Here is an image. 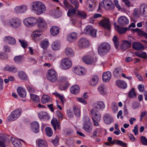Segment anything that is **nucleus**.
I'll return each mask as SVG.
<instances>
[{"label": "nucleus", "instance_id": "f257e3e1", "mask_svg": "<svg viewBox=\"0 0 147 147\" xmlns=\"http://www.w3.org/2000/svg\"><path fill=\"white\" fill-rule=\"evenodd\" d=\"M111 49L110 45L107 42H104L101 43L98 48V52L101 56L105 55L110 51Z\"/></svg>", "mask_w": 147, "mask_h": 147}, {"label": "nucleus", "instance_id": "37998d69", "mask_svg": "<svg viewBox=\"0 0 147 147\" xmlns=\"http://www.w3.org/2000/svg\"><path fill=\"white\" fill-rule=\"evenodd\" d=\"M73 110L76 116L77 117H80L81 114L80 110L75 106L74 107Z\"/></svg>", "mask_w": 147, "mask_h": 147}, {"label": "nucleus", "instance_id": "7c9ffc66", "mask_svg": "<svg viewBox=\"0 0 147 147\" xmlns=\"http://www.w3.org/2000/svg\"><path fill=\"white\" fill-rule=\"evenodd\" d=\"M11 140L15 147H21V142L19 140L11 137Z\"/></svg>", "mask_w": 147, "mask_h": 147}, {"label": "nucleus", "instance_id": "473e14b6", "mask_svg": "<svg viewBox=\"0 0 147 147\" xmlns=\"http://www.w3.org/2000/svg\"><path fill=\"white\" fill-rule=\"evenodd\" d=\"M7 138L4 134H0V146L5 147L6 145L4 144L5 141L6 140Z\"/></svg>", "mask_w": 147, "mask_h": 147}, {"label": "nucleus", "instance_id": "49530a36", "mask_svg": "<svg viewBox=\"0 0 147 147\" xmlns=\"http://www.w3.org/2000/svg\"><path fill=\"white\" fill-rule=\"evenodd\" d=\"M121 72V68L117 67L115 69L113 72V75L115 77H118L120 75Z\"/></svg>", "mask_w": 147, "mask_h": 147}, {"label": "nucleus", "instance_id": "4be33fe9", "mask_svg": "<svg viewBox=\"0 0 147 147\" xmlns=\"http://www.w3.org/2000/svg\"><path fill=\"white\" fill-rule=\"evenodd\" d=\"M132 47L133 49L137 51H139L141 50L144 49V46L140 43L138 42H133L132 44Z\"/></svg>", "mask_w": 147, "mask_h": 147}, {"label": "nucleus", "instance_id": "6e6d98bb", "mask_svg": "<svg viewBox=\"0 0 147 147\" xmlns=\"http://www.w3.org/2000/svg\"><path fill=\"white\" fill-rule=\"evenodd\" d=\"M77 11V15L80 16V17L83 19H85L87 15L84 12L78 10Z\"/></svg>", "mask_w": 147, "mask_h": 147}, {"label": "nucleus", "instance_id": "5fc2aeb1", "mask_svg": "<svg viewBox=\"0 0 147 147\" xmlns=\"http://www.w3.org/2000/svg\"><path fill=\"white\" fill-rule=\"evenodd\" d=\"M19 41L20 42L22 47L25 48L27 47L28 43L27 41L24 40L20 39H19Z\"/></svg>", "mask_w": 147, "mask_h": 147}, {"label": "nucleus", "instance_id": "b1692460", "mask_svg": "<svg viewBox=\"0 0 147 147\" xmlns=\"http://www.w3.org/2000/svg\"><path fill=\"white\" fill-rule=\"evenodd\" d=\"M98 77L96 75L93 76L89 82V84L94 86L96 85L98 81Z\"/></svg>", "mask_w": 147, "mask_h": 147}, {"label": "nucleus", "instance_id": "0eeeda50", "mask_svg": "<svg viewBox=\"0 0 147 147\" xmlns=\"http://www.w3.org/2000/svg\"><path fill=\"white\" fill-rule=\"evenodd\" d=\"M21 115L20 110H16L12 112L10 115L8 117V119L10 121H13L16 119Z\"/></svg>", "mask_w": 147, "mask_h": 147}, {"label": "nucleus", "instance_id": "f3484780", "mask_svg": "<svg viewBox=\"0 0 147 147\" xmlns=\"http://www.w3.org/2000/svg\"><path fill=\"white\" fill-rule=\"evenodd\" d=\"M93 108L98 110L103 109L105 107V105L103 102H96L93 105Z\"/></svg>", "mask_w": 147, "mask_h": 147}, {"label": "nucleus", "instance_id": "13d9d810", "mask_svg": "<svg viewBox=\"0 0 147 147\" xmlns=\"http://www.w3.org/2000/svg\"><path fill=\"white\" fill-rule=\"evenodd\" d=\"M88 93L86 92L84 93L82 98H77L78 100L79 101H85L84 99H86L88 98V96L87 95Z\"/></svg>", "mask_w": 147, "mask_h": 147}, {"label": "nucleus", "instance_id": "4c0bfd02", "mask_svg": "<svg viewBox=\"0 0 147 147\" xmlns=\"http://www.w3.org/2000/svg\"><path fill=\"white\" fill-rule=\"evenodd\" d=\"M49 45V42L48 40L46 39L42 41L40 43V46L44 50L46 49Z\"/></svg>", "mask_w": 147, "mask_h": 147}, {"label": "nucleus", "instance_id": "393cba45", "mask_svg": "<svg viewBox=\"0 0 147 147\" xmlns=\"http://www.w3.org/2000/svg\"><path fill=\"white\" fill-rule=\"evenodd\" d=\"M59 28L57 26H53L50 29L51 34L53 36H55L59 32Z\"/></svg>", "mask_w": 147, "mask_h": 147}, {"label": "nucleus", "instance_id": "bf43d9fd", "mask_svg": "<svg viewBox=\"0 0 147 147\" xmlns=\"http://www.w3.org/2000/svg\"><path fill=\"white\" fill-rule=\"evenodd\" d=\"M113 40L114 42L115 46L116 48H117L119 45V42L118 41V38L116 36H114L113 38Z\"/></svg>", "mask_w": 147, "mask_h": 147}, {"label": "nucleus", "instance_id": "c756f323", "mask_svg": "<svg viewBox=\"0 0 147 147\" xmlns=\"http://www.w3.org/2000/svg\"><path fill=\"white\" fill-rule=\"evenodd\" d=\"M4 69L13 73H16L17 71V68L13 65H7L5 67Z\"/></svg>", "mask_w": 147, "mask_h": 147}, {"label": "nucleus", "instance_id": "5701e85b", "mask_svg": "<svg viewBox=\"0 0 147 147\" xmlns=\"http://www.w3.org/2000/svg\"><path fill=\"white\" fill-rule=\"evenodd\" d=\"M105 123L107 124H109L113 122V119L109 114H105L104 117Z\"/></svg>", "mask_w": 147, "mask_h": 147}, {"label": "nucleus", "instance_id": "58836bf2", "mask_svg": "<svg viewBox=\"0 0 147 147\" xmlns=\"http://www.w3.org/2000/svg\"><path fill=\"white\" fill-rule=\"evenodd\" d=\"M135 54L136 56L143 59H146L147 58L146 53L144 51L136 52V53Z\"/></svg>", "mask_w": 147, "mask_h": 147}, {"label": "nucleus", "instance_id": "6ab92c4d", "mask_svg": "<svg viewBox=\"0 0 147 147\" xmlns=\"http://www.w3.org/2000/svg\"><path fill=\"white\" fill-rule=\"evenodd\" d=\"M51 122L54 127L55 130L56 131V130L57 127V128L58 129H60V123L58 121L56 118H53Z\"/></svg>", "mask_w": 147, "mask_h": 147}, {"label": "nucleus", "instance_id": "69168bd1", "mask_svg": "<svg viewBox=\"0 0 147 147\" xmlns=\"http://www.w3.org/2000/svg\"><path fill=\"white\" fill-rule=\"evenodd\" d=\"M116 143L117 145H119L121 146L127 147V144L121 141L117 140Z\"/></svg>", "mask_w": 147, "mask_h": 147}, {"label": "nucleus", "instance_id": "ddd939ff", "mask_svg": "<svg viewBox=\"0 0 147 147\" xmlns=\"http://www.w3.org/2000/svg\"><path fill=\"white\" fill-rule=\"evenodd\" d=\"M140 11L141 15L144 17H147V5L144 3L140 5Z\"/></svg>", "mask_w": 147, "mask_h": 147}, {"label": "nucleus", "instance_id": "cd10ccee", "mask_svg": "<svg viewBox=\"0 0 147 147\" xmlns=\"http://www.w3.org/2000/svg\"><path fill=\"white\" fill-rule=\"evenodd\" d=\"M71 93L73 94H77L79 92L80 89L78 85L73 86L71 87L70 89Z\"/></svg>", "mask_w": 147, "mask_h": 147}, {"label": "nucleus", "instance_id": "e2e57ef3", "mask_svg": "<svg viewBox=\"0 0 147 147\" xmlns=\"http://www.w3.org/2000/svg\"><path fill=\"white\" fill-rule=\"evenodd\" d=\"M52 142L53 144L55 146H57L58 145L59 142V138L56 136L54 139L52 140Z\"/></svg>", "mask_w": 147, "mask_h": 147}, {"label": "nucleus", "instance_id": "423d86ee", "mask_svg": "<svg viewBox=\"0 0 147 147\" xmlns=\"http://www.w3.org/2000/svg\"><path fill=\"white\" fill-rule=\"evenodd\" d=\"M21 22L20 20L17 18L12 19L9 22V25L13 28H17L21 25Z\"/></svg>", "mask_w": 147, "mask_h": 147}, {"label": "nucleus", "instance_id": "338daca9", "mask_svg": "<svg viewBox=\"0 0 147 147\" xmlns=\"http://www.w3.org/2000/svg\"><path fill=\"white\" fill-rule=\"evenodd\" d=\"M31 37L32 39L35 41L37 40V30H35L31 34Z\"/></svg>", "mask_w": 147, "mask_h": 147}, {"label": "nucleus", "instance_id": "4d7b16f0", "mask_svg": "<svg viewBox=\"0 0 147 147\" xmlns=\"http://www.w3.org/2000/svg\"><path fill=\"white\" fill-rule=\"evenodd\" d=\"M63 4L65 8L67 9H69V8L73 7V6L71 5L67 0H64Z\"/></svg>", "mask_w": 147, "mask_h": 147}, {"label": "nucleus", "instance_id": "680f3d73", "mask_svg": "<svg viewBox=\"0 0 147 147\" xmlns=\"http://www.w3.org/2000/svg\"><path fill=\"white\" fill-rule=\"evenodd\" d=\"M53 94L56 97L59 98L61 100V101H63L65 99L63 96L58 94L57 92H55L53 93Z\"/></svg>", "mask_w": 147, "mask_h": 147}, {"label": "nucleus", "instance_id": "8fccbe9b", "mask_svg": "<svg viewBox=\"0 0 147 147\" xmlns=\"http://www.w3.org/2000/svg\"><path fill=\"white\" fill-rule=\"evenodd\" d=\"M45 130L46 134L49 136L51 137L52 136L53 134L52 130L51 128L49 127H46Z\"/></svg>", "mask_w": 147, "mask_h": 147}, {"label": "nucleus", "instance_id": "4468645a", "mask_svg": "<svg viewBox=\"0 0 147 147\" xmlns=\"http://www.w3.org/2000/svg\"><path fill=\"white\" fill-rule=\"evenodd\" d=\"M84 63L87 64H92L94 61V58L90 56H86L83 57Z\"/></svg>", "mask_w": 147, "mask_h": 147}, {"label": "nucleus", "instance_id": "39448f33", "mask_svg": "<svg viewBox=\"0 0 147 147\" xmlns=\"http://www.w3.org/2000/svg\"><path fill=\"white\" fill-rule=\"evenodd\" d=\"M101 5L107 10H112L115 7L113 2L110 0H104L101 2Z\"/></svg>", "mask_w": 147, "mask_h": 147}, {"label": "nucleus", "instance_id": "412c9836", "mask_svg": "<svg viewBox=\"0 0 147 147\" xmlns=\"http://www.w3.org/2000/svg\"><path fill=\"white\" fill-rule=\"evenodd\" d=\"M17 92L19 95L23 98L25 97L26 95V92L25 89L21 87H18L17 88Z\"/></svg>", "mask_w": 147, "mask_h": 147}, {"label": "nucleus", "instance_id": "774afa93", "mask_svg": "<svg viewBox=\"0 0 147 147\" xmlns=\"http://www.w3.org/2000/svg\"><path fill=\"white\" fill-rule=\"evenodd\" d=\"M141 142L143 144L147 145V139L146 137L144 136H142L140 138Z\"/></svg>", "mask_w": 147, "mask_h": 147}, {"label": "nucleus", "instance_id": "a19ab883", "mask_svg": "<svg viewBox=\"0 0 147 147\" xmlns=\"http://www.w3.org/2000/svg\"><path fill=\"white\" fill-rule=\"evenodd\" d=\"M51 47L53 50H58L60 48V44L57 41L54 42L52 45Z\"/></svg>", "mask_w": 147, "mask_h": 147}, {"label": "nucleus", "instance_id": "f8f14e48", "mask_svg": "<svg viewBox=\"0 0 147 147\" xmlns=\"http://www.w3.org/2000/svg\"><path fill=\"white\" fill-rule=\"evenodd\" d=\"M27 9V7L25 5H22L16 7L14 8V11L17 13H22L26 12Z\"/></svg>", "mask_w": 147, "mask_h": 147}, {"label": "nucleus", "instance_id": "9d476101", "mask_svg": "<svg viewBox=\"0 0 147 147\" xmlns=\"http://www.w3.org/2000/svg\"><path fill=\"white\" fill-rule=\"evenodd\" d=\"M46 11L45 5L42 2L37 1V14H41Z\"/></svg>", "mask_w": 147, "mask_h": 147}, {"label": "nucleus", "instance_id": "a211bd4d", "mask_svg": "<svg viewBox=\"0 0 147 147\" xmlns=\"http://www.w3.org/2000/svg\"><path fill=\"white\" fill-rule=\"evenodd\" d=\"M116 85L118 87L122 89H125L127 87L126 83L123 81L118 80L116 82Z\"/></svg>", "mask_w": 147, "mask_h": 147}, {"label": "nucleus", "instance_id": "2f4dec72", "mask_svg": "<svg viewBox=\"0 0 147 147\" xmlns=\"http://www.w3.org/2000/svg\"><path fill=\"white\" fill-rule=\"evenodd\" d=\"M74 69V72L78 75H82L84 74L85 71L83 70V69L79 67H75Z\"/></svg>", "mask_w": 147, "mask_h": 147}, {"label": "nucleus", "instance_id": "a18cd8bd", "mask_svg": "<svg viewBox=\"0 0 147 147\" xmlns=\"http://www.w3.org/2000/svg\"><path fill=\"white\" fill-rule=\"evenodd\" d=\"M98 89L100 94H104L106 93V88L103 85H101L99 86Z\"/></svg>", "mask_w": 147, "mask_h": 147}, {"label": "nucleus", "instance_id": "20e7f679", "mask_svg": "<svg viewBox=\"0 0 147 147\" xmlns=\"http://www.w3.org/2000/svg\"><path fill=\"white\" fill-rule=\"evenodd\" d=\"M24 24L26 26L31 27L34 26L37 24V19L34 17H28L24 20Z\"/></svg>", "mask_w": 147, "mask_h": 147}, {"label": "nucleus", "instance_id": "72a5a7b5", "mask_svg": "<svg viewBox=\"0 0 147 147\" xmlns=\"http://www.w3.org/2000/svg\"><path fill=\"white\" fill-rule=\"evenodd\" d=\"M131 42L125 40L123 41V44L121 46V49L123 50H126L128 48L130 47L131 45Z\"/></svg>", "mask_w": 147, "mask_h": 147}, {"label": "nucleus", "instance_id": "aec40b11", "mask_svg": "<svg viewBox=\"0 0 147 147\" xmlns=\"http://www.w3.org/2000/svg\"><path fill=\"white\" fill-rule=\"evenodd\" d=\"M77 39V34L76 33L73 32L69 34L67 37V40L70 42H73Z\"/></svg>", "mask_w": 147, "mask_h": 147}, {"label": "nucleus", "instance_id": "de8ad7c7", "mask_svg": "<svg viewBox=\"0 0 147 147\" xmlns=\"http://www.w3.org/2000/svg\"><path fill=\"white\" fill-rule=\"evenodd\" d=\"M128 96L129 97L132 98L136 97V95L134 92V88L128 93Z\"/></svg>", "mask_w": 147, "mask_h": 147}, {"label": "nucleus", "instance_id": "a878e982", "mask_svg": "<svg viewBox=\"0 0 147 147\" xmlns=\"http://www.w3.org/2000/svg\"><path fill=\"white\" fill-rule=\"evenodd\" d=\"M38 116L40 119H45L48 120L50 118L49 115L46 112L41 111L38 114Z\"/></svg>", "mask_w": 147, "mask_h": 147}, {"label": "nucleus", "instance_id": "3c124183", "mask_svg": "<svg viewBox=\"0 0 147 147\" xmlns=\"http://www.w3.org/2000/svg\"><path fill=\"white\" fill-rule=\"evenodd\" d=\"M93 28L90 25L87 26L85 28L84 32L86 34H89L90 33L92 30Z\"/></svg>", "mask_w": 147, "mask_h": 147}, {"label": "nucleus", "instance_id": "79ce46f5", "mask_svg": "<svg viewBox=\"0 0 147 147\" xmlns=\"http://www.w3.org/2000/svg\"><path fill=\"white\" fill-rule=\"evenodd\" d=\"M66 54L67 55L71 57L74 55V51L72 49L69 47L67 48L65 51Z\"/></svg>", "mask_w": 147, "mask_h": 147}, {"label": "nucleus", "instance_id": "f704fd0d", "mask_svg": "<svg viewBox=\"0 0 147 147\" xmlns=\"http://www.w3.org/2000/svg\"><path fill=\"white\" fill-rule=\"evenodd\" d=\"M24 59L23 55H18L15 56L14 58V60L17 63H21Z\"/></svg>", "mask_w": 147, "mask_h": 147}, {"label": "nucleus", "instance_id": "c03bdc74", "mask_svg": "<svg viewBox=\"0 0 147 147\" xmlns=\"http://www.w3.org/2000/svg\"><path fill=\"white\" fill-rule=\"evenodd\" d=\"M83 128L87 132H89L92 129L90 124H84Z\"/></svg>", "mask_w": 147, "mask_h": 147}, {"label": "nucleus", "instance_id": "052dcab7", "mask_svg": "<svg viewBox=\"0 0 147 147\" xmlns=\"http://www.w3.org/2000/svg\"><path fill=\"white\" fill-rule=\"evenodd\" d=\"M84 124H90V120L88 116H84L83 119Z\"/></svg>", "mask_w": 147, "mask_h": 147}, {"label": "nucleus", "instance_id": "f03ea898", "mask_svg": "<svg viewBox=\"0 0 147 147\" xmlns=\"http://www.w3.org/2000/svg\"><path fill=\"white\" fill-rule=\"evenodd\" d=\"M37 25L39 29V30H37V37L41 36L40 39H41L42 38V32L46 27V23L43 18L39 17L37 18Z\"/></svg>", "mask_w": 147, "mask_h": 147}, {"label": "nucleus", "instance_id": "864d4df0", "mask_svg": "<svg viewBox=\"0 0 147 147\" xmlns=\"http://www.w3.org/2000/svg\"><path fill=\"white\" fill-rule=\"evenodd\" d=\"M76 10L74 8L73 9L69 8L68 9L67 15L69 16H72L76 13Z\"/></svg>", "mask_w": 147, "mask_h": 147}, {"label": "nucleus", "instance_id": "c9c22d12", "mask_svg": "<svg viewBox=\"0 0 147 147\" xmlns=\"http://www.w3.org/2000/svg\"><path fill=\"white\" fill-rule=\"evenodd\" d=\"M38 147H48L47 142L43 139H40L38 140Z\"/></svg>", "mask_w": 147, "mask_h": 147}, {"label": "nucleus", "instance_id": "e433bc0d", "mask_svg": "<svg viewBox=\"0 0 147 147\" xmlns=\"http://www.w3.org/2000/svg\"><path fill=\"white\" fill-rule=\"evenodd\" d=\"M18 75L20 78L23 80H26L28 79L27 76L26 74L23 71H19Z\"/></svg>", "mask_w": 147, "mask_h": 147}, {"label": "nucleus", "instance_id": "bb28decb", "mask_svg": "<svg viewBox=\"0 0 147 147\" xmlns=\"http://www.w3.org/2000/svg\"><path fill=\"white\" fill-rule=\"evenodd\" d=\"M90 112L92 116L97 121H99L100 120L101 117L100 114L96 113L94 109H92Z\"/></svg>", "mask_w": 147, "mask_h": 147}, {"label": "nucleus", "instance_id": "603ef678", "mask_svg": "<svg viewBox=\"0 0 147 147\" xmlns=\"http://www.w3.org/2000/svg\"><path fill=\"white\" fill-rule=\"evenodd\" d=\"M133 15L134 17L137 18L140 17L141 15L140 11H139L138 8L134 9Z\"/></svg>", "mask_w": 147, "mask_h": 147}, {"label": "nucleus", "instance_id": "9b49d317", "mask_svg": "<svg viewBox=\"0 0 147 147\" xmlns=\"http://www.w3.org/2000/svg\"><path fill=\"white\" fill-rule=\"evenodd\" d=\"M78 45L80 48H86L89 46V43L87 39L84 38H82L79 40Z\"/></svg>", "mask_w": 147, "mask_h": 147}, {"label": "nucleus", "instance_id": "2eb2a0df", "mask_svg": "<svg viewBox=\"0 0 147 147\" xmlns=\"http://www.w3.org/2000/svg\"><path fill=\"white\" fill-rule=\"evenodd\" d=\"M118 23L121 26H124L129 23L127 18L124 16H121L118 19Z\"/></svg>", "mask_w": 147, "mask_h": 147}, {"label": "nucleus", "instance_id": "ea45409f", "mask_svg": "<svg viewBox=\"0 0 147 147\" xmlns=\"http://www.w3.org/2000/svg\"><path fill=\"white\" fill-rule=\"evenodd\" d=\"M116 30L120 34H123L127 30V28L120 27L119 25H117L115 28Z\"/></svg>", "mask_w": 147, "mask_h": 147}, {"label": "nucleus", "instance_id": "09e8293b", "mask_svg": "<svg viewBox=\"0 0 147 147\" xmlns=\"http://www.w3.org/2000/svg\"><path fill=\"white\" fill-rule=\"evenodd\" d=\"M31 125L32 131L35 133H37V122L34 121L31 123Z\"/></svg>", "mask_w": 147, "mask_h": 147}, {"label": "nucleus", "instance_id": "7ed1b4c3", "mask_svg": "<svg viewBox=\"0 0 147 147\" xmlns=\"http://www.w3.org/2000/svg\"><path fill=\"white\" fill-rule=\"evenodd\" d=\"M47 74V79L51 82H54L57 80V74L54 70L53 69L49 70Z\"/></svg>", "mask_w": 147, "mask_h": 147}, {"label": "nucleus", "instance_id": "0e129e2a", "mask_svg": "<svg viewBox=\"0 0 147 147\" xmlns=\"http://www.w3.org/2000/svg\"><path fill=\"white\" fill-rule=\"evenodd\" d=\"M32 10L34 12H36L37 9V1H34L32 3Z\"/></svg>", "mask_w": 147, "mask_h": 147}, {"label": "nucleus", "instance_id": "c85d7f7f", "mask_svg": "<svg viewBox=\"0 0 147 147\" xmlns=\"http://www.w3.org/2000/svg\"><path fill=\"white\" fill-rule=\"evenodd\" d=\"M5 41L8 42L10 44L14 45L16 43L15 39L10 36H5L4 38Z\"/></svg>", "mask_w": 147, "mask_h": 147}, {"label": "nucleus", "instance_id": "dca6fc26", "mask_svg": "<svg viewBox=\"0 0 147 147\" xmlns=\"http://www.w3.org/2000/svg\"><path fill=\"white\" fill-rule=\"evenodd\" d=\"M111 74L110 72L107 71L106 73H104L102 77L103 81L105 82H109L111 79Z\"/></svg>", "mask_w": 147, "mask_h": 147}, {"label": "nucleus", "instance_id": "6e6552de", "mask_svg": "<svg viewBox=\"0 0 147 147\" xmlns=\"http://www.w3.org/2000/svg\"><path fill=\"white\" fill-rule=\"evenodd\" d=\"M61 64L63 68L64 69H66L71 66L72 63L70 59L66 58L61 61Z\"/></svg>", "mask_w": 147, "mask_h": 147}, {"label": "nucleus", "instance_id": "1a4fd4ad", "mask_svg": "<svg viewBox=\"0 0 147 147\" xmlns=\"http://www.w3.org/2000/svg\"><path fill=\"white\" fill-rule=\"evenodd\" d=\"M99 24L105 29L108 31L110 30L111 24L109 19L105 18L103 19L100 21Z\"/></svg>", "mask_w": 147, "mask_h": 147}]
</instances>
